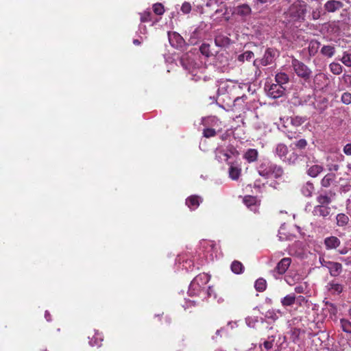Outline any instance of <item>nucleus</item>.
<instances>
[{
	"mask_svg": "<svg viewBox=\"0 0 351 351\" xmlns=\"http://www.w3.org/2000/svg\"><path fill=\"white\" fill-rule=\"evenodd\" d=\"M343 153L347 156H351V143L346 144L343 148Z\"/></svg>",
	"mask_w": 351,
	"mask_h": 351,
	"instance_id": "54",
	"label": "nucleus"
},
{
	"mask_svg": "<svg viewBox=\"0 0 351 351\" xmlns=\"http://www.w3.org/2000/svg\"><path fill=\"white\" fill-rule=\"evenodd\" d=\"M340 260L345 263L346 265H351V261L349 258H340Z\"/></svg>",
	"mask_w": 351,
	"mask_h": 351,
	"instance_id": "61",
	"label": "nucleus"
},
{
	"mask_svg": "<svg viewBox=\"0 0 351 351\" xmlns=\"http://www.w3.org/2000/svg\"><path fill=\"white\" fill-rule=\"evenodd\" d=\"M306 167H307V174L312 177L315 178L317 177L319 173H321L324 170V167L320 165H311V161H308L306 162Z\"/></svg>",
	"mask_w": 351,
	"mask_h": 351,
	"instance_id": "17",
	"label": "nucleus"
},
{
	"mask_svg": "<svg viewBox=\"0 0 351 351\" xmlns=\"http://www.w3.org/2000/svg\"><path fill=\"white\" fill-rule=\"evenodd\" d=\"M236 82L230 80H226L219 82L217 93L219 95L224 96L226 98L231 99L233 90L235 89Z\"/></svg>",
	"mask_w": 351,
	"mask_h": 351,
	"instance_id": "7",
	"label": "nucleus"
},
{
	"mask_svg": "<svg viewBox=\"0 0 351 351\" xmlns=\"http://www.w3.org/2000/svg\"><path fill=\"white\" fill-rule=\"evenodd\" d=\"M306 3L303 1H295L285 12L286 17L289 21L304 20L306 13Z\"/></svg>",
	"mask_w": 351,
	"mask_h": 351,
	"instance_id": "2",
	"label": "nucleus"
},
{
	"mask_svg": "<svg viewBox=\"0 0 351 351\" xmlns=\"http://www.w3.org/2000/svg\"><path fill=\"white\" fill-rule=\"evenodd\" d=\"M231 270L236 274H240L243 273L244 267L241 262L234 261L231 264Z\"/></svg>",
	"mask_w": 351,
	"mask_h": 351,
	"instance_id": "33",
	"label": "nucleus"
},
{
	"mask_svg": "<svg viewBox=\"0 0 351 351\" xmlns=\"http://www.w3.org/2000/svg\"><path fill=\"white\" fill-rule=\"evenodd\" d=\"M274 152L281 160L289 165L295 164L298 158V155L295 152H292L288 156L289 149L284 143L277 144L274 149Z\"/></svg>",
	"mask_w": 351,
	"mask_h": 351,
	"instance_id": "4",
	"label": "nucleus"
},
{
	"mask_svg": "<svg viewBox=\"0 0 351 351\" xmlns=\"http://www.w3.org/2000/svg\"><path fill=\"white\" fill-rule=\"evenodd\" d=\"M213 288L211 287H208V289H205V295H202L201 298L202 299H205L206 297H210L213 294Z\"/></svg>",
	"mask_w": 351,
	"mask_h": 351,
	"instance_id": "56",
	"label": "nucleus"
},
{
	"mask_svg": "<svg viewBox=\"0 0 351 351\" xmlns=\"http://www.w3.org/2000/svg\"><path fill=\"white\" fill-rule=\"evenodd\" d=\"M243 202L245 205L249 208L253 212H256L258 209V206L256 205V199L253 196H245L243 199Z\"/></svg>",
	"mask_w": 351,
	"mask_h": 351,
	"instance_id": "23",
	"label": "nucleus"
},
{
	"mask_svg": "<svg viewBox=\"0 0 351 351\" xmlns=\"http://www.w3.org/2000/svg\"><path fill=\"white\" fill-rule=\"evenodd\" d=\"M283 174V169L280 166L273 164L271 167V176L275 178H280Z\"/></svg>",
	"mask_w": 351,
	"mask_h": 351,
	"instance_id": "39",
	"label": "nucleus"
},
{
	"mask_svg": "<svg viewBox=\"0 0 351 351\" xmlns=\"http://www.w3.org/2000/svg\"><path fill=\"white\" fill-rule=\"evenodd\" d=\"M295 146L300 149H304L307 145V141L304 138H301L294 143Z\"/></svg>",
	"mask_w": 351,
	"mask_h": 351,
	"instance_id": "52",
	"label": "nucleus"
},
{
	"mask_svg": "<svg viewBox=\"0 0 351 351\" xmlns=\"http://www.w3.org/2000/svg\"><path fill=\"white\" fill-rule=\"evenodd\" d=\"M340 325L342 330L348 334H351V322L345 318L340 319Z\"/></svg>",
	"mask_w": 351,
	"mask_h": 351,
	"instance_id": "36",
	"label": "nucleus"
},
{
	"mask_svg": "<svg viewBox=\"0 0 351 351\" xmlns=\"http://www.w3.org/2000/svg\"><path fill=\"white\" fill-rule=\"evenodd\" d=\"M273 166L272 163L269 162H264L260 165L258 168V174L264 177L265 178H268L271 177V167Z\"/></svg>",
	"mask_w": 351,
	"mask_h": 351,
	"instance_id": "19",
	"label": "nucleus"
},
{
	"mask_svg": "<svg viewBox=\"0 0 351 351\" xmlns=\"http://www.w3.org/2000/svg\"><path fill=\"white\" fill-rule=\"evenodd\" d=\"M341 62L347 66H351V54L347 52L343 53Z\"/></svg>",
	"mask_w": 351,
	"mask_h": 351,
	"instance_id": "47",
	"label": "nucleus"
},
{
	"mask_svg": "<svg viewBox=\"0 0 351 351\" xmlns=\"http://www.w3.org/2000/svg\"><path fill=\"white\" fill-rule=\"evenodd\" d=\"M230 165V166L228 170L229 177L233 180H237L241 176V169L240 167L234 166L231 163Z\"/></svg>",
	"mask_w": 351,
	"mask_h": 351,
	"instance_id": "27",
	"label": "nucleus"
},
{
	"mask_svg": "<svg viewBox=\"0 0 351 351\" xmlns=\"http://www.w3.org/2000/svg\"><path fill=\"white\" fill-rule=\"evenodd\" d=\"M339 169V166L336 164L328 165V170L330 171H337Z\"/></svg>",
	"mask_w": 351,
	"mask_h": 351,
	"instance_id": "59",
	"label": "nucleus"
},
{
	"mask_svg": "<svg viewBox=\"0 0 351 351\" xmlns=\"http://www.w3.org/2000/svg\"><path fill=\"white\" fill-rule=\"evenodd\" d=\"M286 134L287 136L289 139L296 138L298 136L296 132H292V131H284Z\"/></svg>",
	"mask_w": 351,
	"mask_h": 351,
	"instance_id": "55",
	"label": "nucleus"
},
{
	"mask_svg": "<svg viewBox=\"0 0 351 351\" xmlns=\"http://www.w3.org/2000/svg\"><path fill=\"white\" fill-rule=\"evenodd\" d=\"M254 57V53L251 51H245L237 56V60L240 62L250 61Z\"/></svg>",
	"mask_w": 351,
	"mask_h": 351,
	"instance_id": "34",
	"label": "nucleus"
},
{
	"mask_svg": "<svg viewBox=\"0 0 351 351\" xmlns=\"http://www.w3.org/2000/svg\"><path fill=\"white\" fill-rule=\"evenodd\" d=\"M278 314H280V311L276 312L274 310L271 309V310H269L266 312L265 317V318L271 319L274 322L278 319V317H279Z\"/></svg>",
	"mask_w": 351,
	"mask_h": 351,
	"instance_id": "42",
	"label": "nucleus"
},
{
	"mask_svg": "<svg viewBox=\"0 0 351 351\" xmlns=\"http://www.w3.org/2000/svg\"><path fill=\"white\" fill-rule=\"evenodd\" d=\"M291 65L294 73L298 77L304 80L305 82H308L310 80L312 77L313 72L311 69L304 62L294 57H292Z\"/></svg>",
	"mask_w": 351,
	"mask_h": 351,
	"instance_id": "3",
	"label": "nucleus"
},
{
	"mask_svg": "<svg viewBox=\"0 0 351 351\" xmlns=\"http://www.w3.org/2000/svg\"><path fill=\"white\" fill-rule=\"evenodd\" d=\"M275 338V335L269 336L267 339L263 342V346L267 350H270L273 348Z\"/></svg>",
	"mask_w": 351,
	"mask_h": 351,
	"instance_id": "44",
	"label": "nucleus"
},
{
	"mask_svg": "<svg viewBox=\"0 0 351 351\" xmlns=\"http://www.w3.org/2000/svg\"><path fill=\"white\" fill-rule=\"evenodd\" d=\"M102 339L98 337H94L89 341V344L91 346H98L99 347L101 344Z\"/></svg>",
	"mask_w": 351,
	"mask_h": 351,
	"instance_id": "51",
	"label": "nucleus"
},
{
	"mask_svg": "<svg viewBox=\"0 0 351 351\" xmlns=\"http://www.w3.org/2000/svg\"><path fill=\"white\" fill-rule=\"evenodd\" d=\"M315 190L314 185L311 182H306L301 188V193L307 197L312 196Z\"/></svg>",
	"mask_w": 351,
	"mask_h": 351,
	"instance_id": "25",
	"label": "nucleus"
},
{
	"mask_svg": "<svg viewBox=\"0 0 351 351\" xmlns=\"http://www.w3.org/2000/svg\"><path fill=\"white\" fill-rule=\"evenodd\" d=\"M336 176L334 173L326 174L321 180V185L323 187H329L335 180Z\"/></svg>",
	"mask_w": 351,
	"mask_h": 351,
	"instance_id": "28",
	"label": "nucleus"
},
{
	"mask_svg": "<svg viewBox=\"0 0 351 351\" xmlns=\"http://www.w3.org/2000/svg\"><path fill=\"white\" fill-rule=\"evenodd\" d=\"M202 202V198L198 195H191L186 199V205L190 208L191 210H194L197 209L200 203Z\"/></svg>",
	"mask_w": 351,
	"mask_h": 351,
	"instance_id": "18",
	"label": "nucleus"
},
{
	"mask_svg": "<svg viewBox=\"0 0 351 351\" xmlns=\"http://www.w3.org/2000/svg\"><path fill=\"white\" fill-rule=\"evenodd\" d=\"M337 225L338 226H345L349 222V217L344 213H339L336 216Z\"/></svg>",
	"mask_w": 351,
	"mask_h": 351,
	"instance_id": "32",
	"label": "nucleus"
},
{
	"mask_svg": "<svg viewBox=\"0 0 351 351\" xmlns=\"http://www.w3.org/2000/svg\"><path fill=\"white\" fill-rule=\"evenodd\" d=\"M245 322L249 327L254 328L256 323L258 322L257 317H248L245 319Z\"/></svg>",
	"mask_w": 351,
	"mask_h": 351,
	"instance_id": "53",
	"label": "nucleus"
},
{
	"mask_svg": "<svg viewBox=\"0 0 351 351\" xmlns=\"http://www.w3.org/2000/svg\"><path fill=\"white\" fill-rule=\"evenodd\" d=\"M343 104L348 105L351 104V93L348 92L343 93L341 97Z\"/></svg>",
	"mask_w": 351,
	"mask_h": 351,
	"instance_id": "48",
	"label": "nucleus"
},
{
	"mask_svg": "<svg viewBox=\"0 0 351 351\" xmlns=\"http://www.w3.org/2000/svg\"><path fill=\"white\" fill-rule=\"evenodd\" d=\"M319 17H320V11L318 9L313 10L312 12V19L313 20H317Z\"/></svg>",
	"mask_w": 351,
	"mask_h": 351,
	"instance_id": "58",
	"label": "nucleus"
},
{
	"mask_svg": "<svg viewBox=\"0 0 351 351\" xmlns=\"http://www.w3.org/2000/svg\"><path fill=\"white\" fill-rule=\"evenodd\" d=\"M168 38L170 45L174 48H182L185 44L183 38L177 32H169Z\"/></svg>",
	"mask_w": 351,
	"mask_h": 351,
	"instance_id": "12",
	"label": "nucleus"
},
{
	"mask_svg": "<svg viewBox=\"0 0 351 351\" xmlns=\"http://www.w3.org/2000/svg\"><path fill=\"white\" fill-rule=\"evenodd\" d=\"M275 80L277 84L284 86L289 82V77L287 73L280 72L276 75Z\"/></svg>",
	"mask_w": 351,
	"mask_h": 351,
	"instance_id": "30",
	"label": "nucleus"
},
{
	"mask_svg": "<svg viewBox=\"0 0 351 351\" xmlns=\"http://www.w3.org/2000/svg\"><path fill=\"white\" fill-rule=\"evenodd\" d=\"M322 265L328 269L329 273L332 276H338L342 271V265L339 263L324 261V263H322Z\"/></svg>",
	"mask_w": 351,
	"mask_h": 351,
	"instance_id": "13",
	"label": "nucleus"
},
{
	"mask_svg": "<svg viewBox=\"0 0 351 351\" xmlns=\"http://www.w3.org/2000/svg\"><path fill=\"white\" fill-rule=\"evenodd\" d=\"M181 63L186 70H189L193 77H195L197 75L198 71L197 70L204 69V67L200 66L199 63L189 60L186 56L182 58Z\"/></svg>",
	"mask_w": 351,
	"mask_h": 351,
	"instance_id": "10",
	"label": "nucleus"
},
{
	"mask_svg": "<svg viewBox=\"0 0 351 351\" xmlns=\"http://www.w3.org/2000/svg\"><path fill=\"white\" fill-rule=\"evenodd\" d=\"M252 9L247 4H242L236 7L233 11V14L240 16L245 19L251 14Z\"/></svg>",
	"mask_w": 351,
	"mask_h": 351,
	"instance_id": "16",
	"label": "nucleus"
},
{
	"mask_svg": "<svg viewBox=\"0 0 351 351\" xmlns=\"http://www.w3.org/2000/svg\"><path fill=\"white\" fill-rule=\"evenodd\" d=\"M265 89L269 97L277 99L282 97L285 92V88L279 84H271L266 85Z\"/></svg>",
	"mask_w": 351,
	"mask_h": 351,
	"instance_id": "9",
	"label": "nucleus"
},
{
	"mask_svg": "<svg viewBox=\"0 0 351 351\" xmlns=\"http://www.w3.org/2000/svg\"><path fill=\"white\" fill-rule=\"evenodd\" d=\"M279 56L278 51L274 48H267L263 58H256L253 62L254 66H267L274 63L276 58Z\"/></svg>",
	"mask_w": 351,
	"mask_h": 351,
	"instance_id": "5",
	"label": "nucleus"
},
{
	"mask_svg": "<svg viewBox=\"0 0 351 351\" xmlns=\"http://www.w3.org/2000/svg\"><path fill=\"white\" fill-rule=\"evenodd\" d=\"M45 317L47 319V321L50 322L51 321V315L48 311H46L45 313Z\"/></svg>",
	"mask_w": 351,
	"mask_h": 351,
	"instance_id": "63",
	"label": "nucleus"
},
{
	"mask_svg": "<svg viewBox=\"0 0 351 351\" xmlns=\"http://www.w3.org/2000/svg\"><path fill=\"white\" fill-rule=\"evenodd\" d=\"M230 39L222 34L216 36L215 38V43L217 46L220 47H225L230 45Z\"/></svg>",
	"mask_w": 351,
	"mask_h": 351,
	"instance_id": "24",
	"label": "nucleus"
},
{
	"mask_svg": "<svg viewBox=\"0 0 351 351\" xmlns=\"http://www.w3.org/2000/svg\"><path fill=\"white\" fill-rule=\"evenodd\" d=\"M340 240L335 236H330L324 239V245L327 250L336 249L340 245Z\"/></svg>",
	"mask_w": 351,
	"mask_h": 351,
	"instance_id": "20",
	"label": "nucleus"
},
{
	"mask_svg": "<svg viewBox=\"0 0 351 351\" xmlns=\"http://www.w3.org/2000/svg\"><path fill=\"white\" fill-rule=\"evenodd\" d=\"M202 123L204 127L217 129L219 127L220 122L216 117H208L207 118H203Z\"/></svg>",
	"mask_w": 351,
	"mask_h": 351,
	"instance_id": "21",
	"label": "nucleus"
},
{
	"mask_svg": "<svg viewBox=\"0 0 351 351\" xmlns=\"http://www.w3.org/2000/svg\"><path fill=\"white\" fill-rule=\"evenodd\" d=\"M256 67V71H255V75L256 77H259L261 75V71L260 69V66H255Z\"/></svg>",
	"mask_w": 351,
	"mask_h": 351,
	"instance_id": "64",
	"label": "nucleus"
},
{
	"mask_svg": "<svg viewBox=\"0 0 351 351\" xmlns=\"http://www.w3.org/2000/svg\"><path fill=\"white\" fill-rule=\"evenodd\" d=\"M331 208L329 206L316 205L313 210V215L316 217H322L324 218L329 216Z\"/></svg>",
	"mask_w": 351,
	"mask_h": 351,
	"instance_id": "15",
	"label": "nucleus"
},
{
	"mask_svg": "<svg viewBox=\"0 0 351 351\" xmlns=\"http://www.w3.org/2000/svg\"><path fill=\"white\" fill-rule=\"evenodd\" d=\"M258 152L256 149H248L243 154V158L249 163L254 162L257 160Z\"/></svg>",
	"mask_w": 351,
	"mask_h": 351,
	"instance_id": "22",
	"label": "nucleus"
},
{
	"mask_svg": "<svg viewBox=\"0 0 351 351\" xmlns=\"http://www.w3.org/2000/svg\"><path fill=\"white\" fill-rule=\"evenodd\" d=\"M216 134V129L205 127L203 130V136L206 138L215 136Z\"/></svg>",
	"mask_w": 351,
	"mask_h": 351,
	"instance_id": "46",
	"label": "nucleus"
},
{
	"mask_svg": "<svg viewBox=\"0 0 351 351\" xmlns=\"http://www.w3.org/2000/svg\"><path fill=\"white\" fill-rule=\"evenodd\" d=\"M154 12L157 15H162L165 12V8L162 3H156L153 5Z\"/></svg>",
	"mask_w": 351,
	"mask_h": 351,
	"instance_id": "45",
	"label": "nucleus"
},
{
	"mask_svg": "<svg viewBox=\"0 0 351 351\" xmlns=\"http://www.w3.org/2000/svg\"><path fill=\"white\" fill-rule=\"evenodd\" d=\"M320 43L316 40H312L308 44V53L311 56H314L320 47Z\"/></svg>",
	"mask_w": 351,
	"mask_h": 351,
	"instance_id": "29",
	"label": "nucleus"
},
{
	"mask_svg": "<svg viewBox=\"0 0 351 351\" xmlns=\"http://www.w3.org/2000/svg\"><path fill=\"white\" fill-rule=\"evenodd\" d=\"M151 21V12L149 10H146L141 14V21L142 23L148 22Z\"/></svg>",
	"mask_w": 351,
	"mask_h": 351,
	"instance_id": "49",
	"label": "nucleus"
},
{
	"mask_svg": "<svg viewBox=\"0 0 351 351\" xmlns=\"http://www.w3.org/2000/svg\"><path fill=\"white\" fill-rule=\"evenodd\" d=\"M304 289H305V287L302 285H297L294 289L295 291L298 293H304Z\"/></svg>",
	"mask_w": 351,
	"mask_h": 351,
	"instance_id": "57",
	"label": "nucleus"
},
{
	"mask_svg": "<svg viewBox=\"0 0 351 351\" xmlns=\"http://www.w3.org/2000/svg\"><path fill=\"white\" fill-rule=\"evenodd\" d=\"M234 88L231 100L233 101L234 105L236 106L241 100L243 101L247 98L245 92H250V85L248 83H238L236 82Z\"/></svg>",
	"mask_w": 351,
	"mask_h": 351,
	"instance_id": "6",
	"label": "nucleus"
},
{
	"mask_svg": "<svg viewBox=\"0 0 351 351\" xmlns=\"http://www.w3.org/2000/svg\"><path fill=\"white\" fill-rule=\"evenodd\" d=\"M328 287H329L330 291H331L332 293L339 294V293H341L343 291L342 285L339 283H335L334 282H332L328 284Z\"/></svg>",
	"mask_w": 351,
	"mask_h": 351,
	"instance_id": "40",
	"label": "nucleus"
},
{
	"mask_svg": "<svg viewBox=\"0 0 351 351\" xmlns=\"http://www.w3.org/2000/svg\"><path fill=\"white\" fill-rule=\"evenodd\" d=\"M320 51L324 56L331 58L335 53V49L332 45H324L322 47Z\"/></svg>",
	"mask_w": 351,
	"mask_h": 351,
	"instance_id": "31",
	"label": "nucleus"
},
{
	"mask_svg": "<svg viewBox=\"0 0 351 351\" xmlns=\"http://www.w3.org/2000/svg\"><path fill=\"white\" fill-rule=\"evenodd\" d=\"M256 3L265 4L271 2L272 0H254Z\"/></svg>",
	"mask_w": 351,
	"mask_h": 351,
	"instance_id": "62",
	"label": "nucleus"
},
{
	"mask_svg": "<svg viewBox=\"0 0 351 351\" xmlns=\"http://www.w3.org/2000/svg\"><path fill=\"white\" fill-rule=\"evenodd\" d=\"M139 31L141 34H146L147 32V28L145 25H141L139 26Z\"/></svg>",
	"mask_w": 351,
	"mask_h": 351,
	"instance_id": "60",
	"label": "nucleus"
},
{
	"mask_svg": "<svg viewBox=\"0 0 351 351\" xmlns=\"http://www.w3.org/2000/svg\"><path fill=\"white\" fill-rule=\"evenodd\" d=\"M267 287L266 280L263 278H258L256 280L254 287L256 291L262 292L265 290Z\"/></svg>",
	"mask_w": 351,
	"mask_h": 351,
	"instance_id": "38",
	"label": "nucleus"
},
{
	"mask_svg": "<svg viewBox=\"0 0 351 351\" xmlns=\"http://www.w3.org/2000/svg\"><path fill=\"white\" fill-rule=\"evenodd\" d=\"M181 11L184 14H189L191 11V3L186 1L184 2L181 6Z\"/></svg>",
	"mask_w": 351,
	"mask_h": 351,
	"instance_id": "50",
	"label": "nucleus"
},
{
	"mask_svg": "<svg viewBox=\"0 0 351 351\" xmlns=\"http://www.w3.org/2000/svg\"><path fill=\"white\" fill-rule=\"evenodd\" d=\"M210 280V276L207 274L202 273L196 276L191 281L188 293L190 296H199L205 295V289L206 284Z\"/></svg>",
	"mask_w": 351,
	"mask_h": 351,
	"instance_id": "1",
	"label": "nucleus"
},
{
	"mask_svg": "<svg viewBox=\"0 0 351 351\" xmlns=\"http://www.w3.org/2000/svg\"><path fill=\"white\" fill-rule=\"evenodd\" d=\"M215 158L220 162H226L228 165L230 164V162H228V160L230 158L229 154H227L226 152H225L221 149H219V148L216 149Z\"/></svg>",
	"mask_w": 351,
	"mask_h": 351,
	"instance_id": "26",
	"label": "nucleus"
},
{
	"mask_svg": "<svg viewBox=\"0 0 351 351\" xmlns=\"http://www.w3.org/2000/svg\"><path fill=\"white\" fill-rule=\"evenodd\" d=\"M291 259L290 258H282L276 265L275 269L271 271L273 276L278 279L280 276L284 274L290 266Z\"/></svg>",
	"mask_w": 351,
	"mask_h": 351,
	"instance_id": "8",
	"label": "nucleus"
},
{
	"mask_svg": "<svg viewBox=\"0 0 351 351\" xmlns=\"http://www.w3.org/2000/svg\"><path fill=\"white\" fill-rule=\"evenodd\" d=\"M329 67L330 71L335 75H339L342 72V66L339 63L332 62Z\"/></svg>",
	"mask_w": 351,
	"mask_h": 351,
	"instance_id": "43",
	"label": "nucleus"
},
{
	"mask_svg": "<svg viewBox=\"0 0 351 351\" xmlns=\"http://www.w3.org/2000/svg\"><path fill=\"white\" fill-rule=\"evenodd\" d=\"M343 6V2L339 0H328L324 5L325 10L328 12H335L342 8Z\"/></svg>",
	"mask_w": 351,
	"mask_h": 351,
	"instance_id": "14",
	"label": "nucleus"
},
{
	"mask_svg": "<svg viewBox=\"0 0 351 351\" xmlns=\"http://www.w3.org/2000/svg\"><path fill=\"white\" fill-rule=\"evenodd\" d=\"M210 48V46L209 44L203 43L199 47V51L202 55L205 56L206 57H210L213 55Z\"/></svg>",
	"mask_w": 351,
	"mask_h": 351,
	"instance_id": "41",
	"label": "nucleus"
},
{
	"mask_svg": "<svg viewBox=\"0 0 351 351\" xmlns=\"http://www.w3.org/2000/svg\"><path fill=\"white\" fill-rule=\"evenodd\" d=\"M295 301V296L294 294H289L282 298L281 303L284 306H291L294 304Z\"/></svg>",
	"mask_w": 351,
	"mask_h": 351,
	"instance_id": "35",
	"label": "nucleus"
},
{
	"mask_svg": "<svg viewBox=\"0 0 351 351\" xmlns=\"http://www.w3.org/2000/svg\"><path fill=\"white\" fill-rule=\"evenodd\" d=\"M335 193L328 191L320 192L317 197L316 201L318 205L329 206L335 199Z\"/></svg>",
	"mask_w": 351,
	"mask_h": 351,
	"instance_id": "11",
	"label": "nucleus"
},
{
	"mask_svg": "<svg viewBox=\"0 0 351 351\" xmlns=\"http://www.w3.org/2000/svg\"><path fill=\"white\" fill-rule=\"evenodd\" d=\"M290 119L291 125L295 127H299L302 125L307 120L305 117L300 116L291 117Z\"/></svg>",
	"mask_w": 351,
	"mask_h": 351,
	"instance_id": "37",
	"label": "nucleus"
}]
</instances>
